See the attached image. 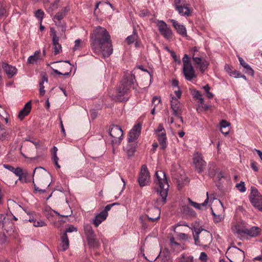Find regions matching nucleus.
Segmentation results:
<instances>
[{
	"instance_id": "nucleus-1",
	"label": "nucleus",
	"mask_w": 262,
	"mask_h": 262,
	"mask_svg": "<svg viewBox=\"0 0 262 262\" xmlns=\"http://www.w3.org/2000/svg\"><path fill=\"white\" fill-rule=\"evenodd\" d=\"M110 36L107 30L100 26L95 28L91 35V45L96 53L101 52L104 57L110 56L113 51Z\"/></svg>"
},
{
	"instance_id": "nucleus-2",
	"label": "nucleus",
	"mask_w": 262,
	"mask_h": 262,
	"mask_svg": "<svg viewBox=\"0 0 262 262\" xmlns=\"http://www.w3.org/2000/svg\"><path fill=\"white\" fill-rule=\"evenodd\" d=\"M154 183L158 186L156 191L160 196L158 202L159 205H164L166 202L169 187L166 173L164 171L157 170L156 172Z\"/></svg>"
},
{
	"instance_id": "nucleus-3",
	"label": "nucleus",
	"mask_w": 262,
	"mask_h": 262,
	"mask_svg": "<svg viewBox=\"0 0 262 262\" xmlns=\"http://www.w3.org/2000/svg\"><path fill=\"white\" fill-rule=\"evenodd\" d=\"M190 55L195 68L203 73L208 68L209 62L205 58V55L203 52L199 51L196 47L191 49Z\"/></svg>"
},
{
	"instance_id": "nucleus-4",
	"label": "nucleus",
	"mask_w": 262,
	"mask_h": 262,
	"mask_svg": "<svg viewBox=\"0 0 262 262\" xmlns=\"http://www.w3.org/2000/svg\"><path fill=\"white\" fill-rule=\"evenodd\" d=\"M135 82V76L131 72L125 73L121 85L117 89L119 96L127 94Z\"/></svg>"
},
{
	"instance_id": "nucleus-5",
	"label": "nucleus",
	"mask_w": 262,
	"mask_h": 262,
	"mask_svg": "<svg viewBox=\"0 0 262 262\" xmlns=\"http://www.w3.org/2000/svg\"><path fill=\"white\" fill-rule=\"evenodd\" d=\"M183 73L185 79L188 81H191L196 77L194 68L189 61L188 55L185 54L183 58Z\"/></svg>"
},
{
	"instance_id": "nucleus-6",
	"label": "nucleus",
	"mask_w": 262,
	"mask_h": 262,
	"mask_svg": "<svg viewBox=\"0 0 262 262\" xmlns=\"http://www.w3.org/2000/svg\"><path fill=\"white\" fill-rule=\"evenodd\" d=\"M226 255L231 262H243L245 258L244 251L234 246L228 249Z\"/></svg>"
},
{
	"instance_id": "nucleus-7",
	"label": "nucleus",
	"mask_w": 262,
	"mask_h": 262,
	"mask_svg": "<svg viewBox=\"0 0 262 262\" xmlns=\"http://www.w3.org/2000/svg\"><path fill=\"white\" fill-rule=\"evenodd\" d=\"M84 230L89 247L92 248H98L100 243L96 237V235L92 226L89 224H85L84 225Z\"/></svg>"
},
{
	"instance_id": "nucleus-8",
	"label": "nucleus",
	"mask_w": 262,
	"mask_h": 262,
	"mask_svg": "<svg viewBox=\"0 0 262 262\" xmlns=\"http://www.w3.org/2000/svg\"><path fill=\"white\" fill-rule=\"evenodd\" d=\"M174 6L180 15L187 17L190 15V4L186 0H174Z\"/></svg>"
},
{
	"instance_id": "nucleus-9",
	"label": "nucleus",
	"mask_w": 262,
	"mask_h": 262,
	"mask_svg": "<svg viewBox=\"0 0 262 262\" xmlns=\"http://www.w3.org/2000/svg\"><path fill=\"white\" fill-rule=\"evenodd\" d=\"M150 175L145 165L142 166L139 176L138 178V182L141 187L147 185L149 182Z\"/></svg>"
},
{
	"instance_id": "nucleus-10",
	"label": "nucleus",
	"mask_w": 262,
	"mask_h": 262,
	"mask_svg": "<svg viewBox=\"0 0 262 262\" xmlns=\"http://www.w3.org/2000/svg\"><path fill=\"white\" fill-rule=\"evenodd\" d=\"M155 132L160 145L162 148H164L166 146L167 137L163 124H160Z\"/></svg>"
},
{
	"instance_id": "nucleus-11",
	"label": "nucleus",
	"mask_w": 262,
	"mask_h": 262,
	"mask_svg": "<svg viewBox=\"0 0 262 262\" xmlns=\"http://www.w3.org/2000/svg\"><path fill=\"white\" fill-rule=\"evenodd\" d=\"M142 126V123L138 122L135 124L133 128L130 130L128 137V141L129 143L136 142V141L140 135Z\"/></svg>"
},
{
	"instance_id": "nucleus-12",
	"label": "nucleus",
	"mask_w": 262,
	"mask_h": 262,
	"mask_svg": "<svg viewBox=\"0 0 262 262\" xmlns=\"http://www.w3.org/2000/svg\"><path fill=\"white\" fill-rule=\"evenodd\" d=\"M193 163L199 173H201L206 165V162L203 160L202 155L199 152H195L193 155Z\"/></svg>"
},
{
	"instance_id": "nucleus-13",
	"label": "nucleus",
	"mask_w": 262,
	"mask_h": 262,
	"mask_svg": "<svg viewBox=\"0 0 262 262\" xmlns=\"http://www.w3.org/2000/svg\"><path fill=\"white\" fill-rule=\"evenodd\" d=\"M110 136L114 138L112 140L113 143H120L123 136L122 129L118 125H113L109 130Z\"/></svg>"
},
{
	"instance_id": "nucleus-14",
	"label": "nucleus",
	"mask_w": 262,
	"mask_h": 262,
	"mask_svg": "<svg viewBox=\"0 0 262 262\" xmlns=\"http://www.w3.org/2000/svg\"><path fill=\"white\" fill-rule=\"evenodd\" d=\"M157 26L161 35L165 38L169 39L172 37V32L168 27L167 25L163 20H158L157 23Z\"/></svg>"
},
{
	"instance_id": "nucleus-15",
	"label": "nucleus",
	"mask_w": 262,
	"mask_h": 262,
	"mask_svg": "<svg viewBox=\"0 0 262 262\" xmlns=\"http://www.w3.org/2000/svg\"><path fill=\"white\" fill-rule=\"evenodd\" d=\"M170 96V107L172 111V114L175 116L179 117L182 113V105L178 99L171 95Z\"/></svg>"
},
{
	"instance_id": "nucleus-16",
	"label": "nucleus",
	"mask_w": 262,
	"mask_h": 262,
	"mask_svg": "<svg viewBox=\"0 0 262 262\" xmlns=\"http://www.w3.org/2000/svg\"><path fill=\"white\" fill-rule=\"evenodd\" d=\"M160 212L161 211L160 208L155 207L150 209L148 211L146 216L149 221L154 222L159 219L160 216Z\"/></svg>"
},
{
	"instance_id": "nucleus-17",
	"label": "nucleus",
	"mask_w": 262,
	"mask_h": 262,
	"mask_svg": "<svg viewBox=\"0 0 262 262\" xmlns=\"http://www.w3.org/2000/svg\"><path fill=\"white\" fill-rule=\"evenodd\" d=\"M246 226L244 222H237L232 227V232L238 235H244L246 230Z\"/></svg>"
},
{
	"instance_id": "nucleus-18",
	"label": "nucleus",
	"mask_w": 262,
	"mask_h": 262,
	"mask_svg": "<svg viewBox=\"0 0 262 262\" xmlns=\"http://www.w3.org/2000/svg\"><path fill=\"white\" fill-rule=\"evenodd\" d=\"M70 11L69 6H66L60 10L55 15L53 16L52 19L55 23L56 21H60L66 16L67 12Z\"/></svg>"
},
{
	"instance_id": "nucleus-19",
	"label": "nucleus",
	"mask_w": 262,
	"mask_h": 262,
	"mask_svg": "<svg viewBox=\"0 0 262 262\" xmlns=\"http://www.w3.org/2000/svg\"><path fill=\"white\" fill-rule=\"evenodd\" d=\"M170 21L172 24V26L179 34L183 36H186V29L183 25L180 24L177 21L174 19H171Z\"/></svg>"
},
{
	"instance_id": "nucleus-20",
	"label": "nucleus",
	"mask_w": 262,
	"mask_h": 262,
	"mask_svg": "<svg viewBox=\"0 0 262 262\" xmlns=\"http://www.w3.org/2000/svg\"><path fill=\"white\" fill-rule=\"evenodd\" d=\"M108 213L106 211H102L100 213L97 214L93 219V223L96 227H98L103 221L107 217Z\"/></svg>"
},
{
	"instance_id": "nucleus-21",
	"label": "nucleus",
	"mask_w": 262,
	"mask_h": 262,
	"mask_svg": "<svg viewBox=\"0 0 262 262\" xmlns=\"http://www.w3.org/2000/svg\"><path fill=\"white\" fill-rule=\"evenodd\" d=\"M2 68L6 74L9 77H12L17 72V69L15 67L8 64L7 63L3 62L2 64Z\"/></svg>"
},
{
	"instance_id": "nucleus-22",
	"label": "nucleus",
	"mask_w": 262,
	"mask_h": 262,
	"mask_svg": "<svg viewBox=\"0 0 262 262\" xmlns=\"http://www.w3.org/2000/svg\"><path fill=\"white\" fill-rule=\"evenodd\" d=\"M42 59L41 57V52L40 50L36 51L34 54L30 56L27 59V63L34 64L37 61Z\"/></svg>"
},
{
	"instance_id": "nucleus-23",
	"label": "nucleus",
	"mask_w": 262,
	"mask_h": 262,
	"mask_svg": "<svg viewBox=\"0 0 262 262\" xmlns=\"http://www.w3.org/2000/svg\"><path fill=\"white\" fill-rule=\"evenodd\" d=\"M31 110V101H29L27 102L24 106L23 110H21L18 115V117L20 119L22 120L24 118L25 116L28 115L29 113L30 112Z\"/></svg>"
},
{
	"instance_id": "nucleus-24",
	"label": "nucleus",
	"mask_w": 262,
	"mask_h": 262,
	"mask_svg": "<svg viewBox=\"0 0 262 262\" xmlns=\"http://www.w3.org/2000/svg\"><path fill=\"white\" fill-rule=\"evenodd\" d=\"M53 46L55 54H58L61 51V46L59 43V37L57 36L56 32L53 35Z\"/></svg>"
},
{
	"instance_id": "nucleus-25",
	"label": "nucleus",
	"mask_w": 262,
	"mask_h": 262,
	"mask_svg": "<svg viewBox=\"0 0 262 262\" xmlns=\"http://www.w3.org/2000/svg\"><path fill=\"white\" fill-rule=\"evenodd\" d=\"M61 244L60 247L61 249L59 250L65 251H66L69 247V241L66 233H64L62 236H61Z\"/></svg>"
},
{
	"instance_id": "nucleus-26",
	"label": "nucleus",
	"mask_w": 262,
	"mask_h": 262,
	"mask_svg": "<svg viewBox=\"0 0 262 262\" xmlns=\"http://www.w3.org/2000/svg\"><path fill=\"white\" fill-rule=\"evenodd\" d=\"M13 172L17 177H19L18 180L19 181L23 180V177H27L28 176V172L27 170H23L22 168L20 167H17L14 168Z\"/></svg>"
},
{
	"instance_id": "nucleus-27",
	"label": "nucleus",
	"mask_w": 262,
	"mask_h": 262,
	"mask_svg": "<svg viewBox=\"0 0 262 262\" xmlns=\"http://www.w3.org/2000/svg\"><path fill=\"white\" fill-rule=\"evenodd\" d=\"M260 232V229L257 227H252L250 228H246L245 230V235H249L251 237H255L257 236Z\"/></svg>"
},
{
	"instance_id": "nucleus-28",
	"label": "nucleus",
	"mask_w": 262,
	"mask_h": 262,
	"mask_svg": "<svg viewBox=\"0 0 262 262\" xmlns=\"http://www.w3.org/2000/svg\"><path fill=\"white\" fill-rule=\"evenodd\" d=\"M238 58L240 64L245 69L246 73L250 75H253L254 71L251 68V67L247 63H246L242 57H238Z\"/></svg>"
},
{
	"instance_id": "nucleus-29",
	"label": "nucleus",
	"mask_w": 262,
	"mask_h": 262,
	"mask_svg": "<svg viewBox=\"0 0 262 262\" xmlns=\"http://www.w3.org/2000/svg\"><path fill=\"white\" fill-rule=\"evenodd\" d=\"M60 6V1L55 0L50 4L49 7L47 9V11L50 15H52L53 12L56 10Z\"/></svg>"
},
{
	"instance_id": "nucleus-30",
	"label": "nucleus",
	"mask_w": 262,
	"mask_h": 262,
	"mask_svg": "<svg viewBox=\"0 0 262 262\" xmlns=\"http://www.w3.org/2000/svg\"><path fill=\"white\" fill-rule=\"evenodd\" d=\"M207 198L204 201V202L203 203L199 204L195 202H193L190 199L188 198V200L189 203L194 208H197L198 209H200L201 208V207L203 206H206L208 202H209V196H208V193L207 192Z\"/></svg>"
},
{
	"instance_id": "nucleus-31",
	"label": "nucleus",
	"mask_w": 262,
	"mask_h": 262,
	"mask_svg": "<svg viewBox=\"0 0 262 262\" xmlns=\"http://www.w3.org/2000/svg\"><path fill=\"white\" fill-rule=\"evenodd\" d=\"M230 126V123L226 120H223L220 122V130L222 134L225 135H228L230 131L229 128L224 130V129H226L227 127H229Z\"/></svg>"
},
{
	"instance_id": "nucleus-32",
	"label": "nucleus",
	"mask_w": 262,
	"mask_h": 262,
	"mask_svg": "<svg viewBox=\"0 0 262 262\" xmlns=\"http://www.w3.org/2000/svg\"><path fill=\"white\" fill-rule=\"evenodd\" d=\"M177 262H194L193 257L183 254L177 259Z\"/></svg>"
},
{
	"instance_id": "nucleus-33",
	"label": "nucleus",
	"mask_w": 262,
	"mask_h": 262,
	"mask_svg": "<svg viewBox=\"0 0 262 262\" xmlns=\"http://www.w3.org/2000/svg\"><path fill=\"white\" fill-rule=\"evenodd\" d=\"M251 204L259 211H262V196H258L254 200H250Z\"/></svg>"
},
{
	"instance_id": "nucleus-34",
	"label": "nucleus",
	"mask_w": 262,
	"mask_h": 262,
	"mask_svg": "<svg viewBox=\"0 0 262 262\" xmlns=\"http://www.w3.org/2000/svg\"><path fill=\"white\" fill-rule=\"evenodd\" d=\"M193 97L199 100V102L202 105L204 104V100L202 94L199 91H194L192 94Z\"/></svg>"
},
{
	"instance_id": "nucleus-35",
	"label": "nucleus",
	"mask_w": 262,
	"mask_h": 262,
	"mask_svg": "<svg viewBox=\"0 0 262 262\" xmlns=\"http://www.w3.org/2000/svg\"><path fill=\"white\" fill-rule=\"evenodd\" d=\"M0 116L4 119L6 123H8L10 116L1 105H0Z\"/></svg>"
},
{
	"instance_id": "nucleus-36",
	"label": "nucleus",
	"mask_w": 262,
	"mask_h": 262,
	"mask_svg": "<svg viewBox=\"0 0 262 262\" xmlns=\"http://www.w3.org/2000/svg\"><path fill=\"white\" fill-rule=\"evenodd\" d=\"M4 5V0H0V18L7 15V10Z\"/></svg>"
},
{
	"instance_id": "nucleus-37",
	"label": "nucleus",
	"mask_w": 262,
	"mask_h": 262,
	"mask_svg": "<svg viewBox=\"0 0 262 262\" xmlns=\"http://www.w3.org/2000/svg\"><path fill=\"white\" fill-rule=\"evenodd\" d=\"M138 36L137 33L135 30H134L133 34L130 36H128L126 38V40L128 44L129 45L138 39Z\"/></svg>"
},
{
	"instance_id": "nucleus-38",
	"label": "nucleus",
	"mask_w": 262,
	"mask_h": 262,
	"mask_svg": "<svg viewBox=\"0 0 262 262\" xmlns=\"http://www.w3.org/2000/svg\"><path fill=\"white\" fill-rule=\"evenodd\" d=\"M6 215L4 214H0V227L4 228L7 232L9 230L7 229V222L6 221Z\"/></svg>"
},
{
	"instance_id": "nucleus-39",
	"label": "nucleus",
	"mask_w": 262,
	"mask_h": 262,
	"mask_svg": "<svg viewBox=\"0 0 262 262\" xmlns=\"http://www.w3.org/2000/svg\"><path fill=\"white\" fill-rule=\"evenodd\" d=\"M44 15L45 13L41 9H38L34 12V16L38 19L40 23H42Z\"/></svg>"
},
{
	"instance_id": "nucleus-40",
	"label": "nucleus",
	"mask_w": 262,
	"mask_h": 262,
	"mask_svg": "<svg viewBox=\"0 0 262 262\" xmlns=\"http://www.w3.org/2000/svg\"><path fill=\"white\" fill-rule=\"evenodd\" d=\"M258 196H262V195L259 194L256 188H252L249 196L250 200H253L255 198H257Z\"/></svg>"
},
{
	"instance_id": "nucleus-41",
	"label": "nucleus",
	"mask_w": 262,
	"mask_h": 262,
	"mask_svg": "<svg viewBox=\"0 0 262 262\" xmlns=\"http://www.w3.org/2000/svg\"><path fill=\"white\" fill-rule=\"evenodd\" d=\"M203 89L205 91L207 97L209 99L212 98L214 96V95L210 92V87L209 86L208 84H207L203 87Z\"/></svg>"
},
{
	"instance_id": "nucleus-42",
	"label": "nucleus",
	"mask_w": 262,
	"mask_h": 262,
	"mask_svg": "<svg viewBox=\"0 0 262 262\" xmlns=\"http://www.w3.org/2000/svg\"><path fill=\"white\" fill-rule=\"evenodd\" d=\"M235 187L241 192H244L246 191V187L244 182L241 181L239 183H237L235 185Z\"/></svg>"
},
{
	"instance_id": "nucleus-43",
	"label": "nucleus",
	"mask_w": 262,
	"mask_h": 262,
	"mask_svg": "<svg viewBox=\"0 0 262 262\" xmlns=\"http://www.w3.org/2000/svg\"><path fill=\"white\" fill-rule=\"evenodd\" d=\"M74 46L73 47V50L76 51L80 50L82 47V41L80 39H76L74 42Z\"/></svg>"
},
{
	"instance_id": "nucleus-44",
	"label": "nucleus",
	"mask_w": 262,
	"mask_h": 262,
	"mask_svg": "<svg viewBox=\"0 0 262 262\" xmlns=\"http://www.w3.org/2000/svg\"><path fill=\"white\" fill-rule=\"evenodd\" d=\"M46 225V224L45 223L44 221L42 220H40L39 221L35 220L33 223V226L36 227H43L45 226Z\"/></svg>"
},
{
	"instance_id": "nucleus-45",
	"label": "nucleus",
	"mask_w": 262,
	"mask_h": 262,
	"mask_svg": "<svg viewBox=\"0 0 262 262\" xmlns=\"http://www.w3.org/2000/svg\"><path fill=\"white\" fill-rule=\"evenodd\" d=\"M161 102L160 97L154 96L152 99V104L156 107V106Z\"/></svg>"
},
{
	"instance_id": "nucleus-46",
	"label": "nucleus",
	"mask_w": 262,
	"mask_h": 262,
	"mask_svg": "<svg viewBox=\"0 0 262 262\" xmlns=\"http://www.w3.org/2000/svg\"><path fill=\"white\" fill-rule=\"evenodd\" d=\"M39 93L40 95L41 96L44 95L45 94V87L43 86V81H41L39 82Z\"/></svg>"
},
{
	"instance_id": "nucleus-47",
	"label": "nucleus",
	"mask_w": 262,
	"mask_h": 262,
	"mask_svg": "<svg viewBox=\"0 0 262 262\" xmlns=\"http://www.w3.org/2000/svg\"><path fill=\"white\" fill-rule=\"evenodd\" d=\"M229 74L230 76H232L235 78H239L241 73L237 71L234 70L233 71L229 72Z\"/></svg>"
},
{
	"instance_id": "nucleus-48",
	"label": "nucleus",
	"mask_w": 262,
	"mask_h": 262,
	"mask_svg": "<svg viewBox=\"0 0 262 262\" xmlns=\"http://www.w3.org/2000/svg\"><path fill=\"white\" fill-rule=\"evenodd\" d=\"M77 229L73 225L70 226L69 227L67 228L66 229V232L64 233H67V232H72L74 231H77Z\"/></svg>"
},
{
	"instance_id": "nucleus-49",
	"label": "nucleus",
	"mask_w": 262,
	"mask_h": 262,
	"mask_svg": "<svg viewBox=\"0 0 262 262\" xmlns=\"http://www.w3.org/2000/svg\"><path fill=\"white\" fill-rule=\"evenodd\" d=\"M199 259L203 262H206L207 260V255L206 253L202 252L201 253Z\"/></svg>"
},
{
	"instance_id": "nucleus-50",
	"label": "nucleus",
	"mask_w": 262,
	"mask_h": 262,
	"mask_svg": "<svg viewBox=\"0 0 262 262\" xmlns=\"http://www.w3.org/2000/svg\"><path fill=\"white\" fill-rule=\"evenodd\" d=\"M174 93L178 99H180L181 98L182 92L180 89V88L174 89Z\"/></svg>"
},
{
	"instance_id": "nucleus-51",
	"label": "nucleus",
	"mask_w": 262,
	"mask_h": 262,
	"mask_svg": "<svg viewBox=\"0 0 262 262\" xmlns=\"http://www.w3.org/2000/svg\"><path fill=\"white\" fill-rule=\"evenodd\" d=\"M213 214L214 216V221L215 223L220 222H221L223 219V217L222 215H215V214L214 213H213Z\"/></svg>"
},
{
	"instance_id": "nucleus-52",
	"label": "nucleus",
	"mask_w": 262,
	"mask_h": 262,
	"mask_svg": "<svg viewBox=\"0 0 262 262\" xmlns=\"http://www.w3.org/2000/svg\"><path fill=\"white\" fill-rule=\"evenodd\" d=\"M169 53H170L171 56L172 57L175 61H178L179 63H180V60L179 58L177 57V56L176 55L174 52L172 51H169Z\"/></svg>"
},
{
	"instance_id": "nucleus-53",
	"label": "nucleus",
	"mask_w": 262,
	"mask_h": 262,
	"mask_svg": "<svg viewBox=\"0 0 262 262\" xmlns=\"http://www.w3.org/2000/svg\"><path fill=\"white\" fill-rule=\"evenodd\" d=\"M136 146H134L133 147H131L130 149H128L127 154L128 156H132L133 155L135 151Z\"/></svg>"
},
{
	"instance_id": "nucleus-54",
	"label": "nucleus",
	"mask_w": 262,
	"mask_h": 262,
	"mask_svg": "<svg viewBox=\"0 0 262 262\" xmlns=\"http://www.w3.org/2000/svg\"><path fill=\"white\" fill-rule=\"evenodd\" d=\"M179 237L182 240H187L188 238L187 235L185 233H179L178 234Z\"/></svg>"
},
{
	"instance_id": "nucleus-55",
	"label": "nucleus",
	"mask_w": 262,
	"mask_h": 262,
	"mask_svg": "<svg viewBox=\"0 0 262 262\" xmlns=\"http://www.w3.org/2000/svg\"><path fill=\"white\" fill-rule=\"evenodd\" d=\"M202 231H203V229L194 228L193 232L194 233H193V235H198L199 236Z\"/></svg>"
},
{
	"instance_id": "nucleus-56",
	"label": "nucleus",
	"mask_w": 262,
	"mask_h": 262,
	"mask_svg": "<svg viewBox=\"0 0 262 262\" xmlns=\"http://www.w3.org/2000/svg\"><path fill=\"white\" fill-rule=\"evenodd\" d=\"M176 179H177L178 180V182L179 183V185H180L181 183H182V184H187V183H188L189 181L188 180V178H186L184 180V182H182L181 181V180H180V179L178 178H177V177H175L174 178Z\"/></svg>"
},
{
	"instance_id": "nucleus-57",
	"label": "nucleus",
	"mask_w": 262,
	"mask_h": 262,
	"mask_svg": "<svg viewBox=\"0 0 262 262\" xmlns=\"http://www.w3.org/2000/svg\"><path fill=\"white\" fill-rule=\"evenodd\" d=\"M3 167L9 170V171H12V172H13L14 168L13 166H12L10 165H8V164H4Z\"/></svg>"
},
{
	"instance_id": "nucleus-58",
	"label": "nucleus",
	"mask_w": 262,
	"mask_h": 262,
	"mask_svg": "<svg viewBox=\"0 0 262 262\" xmlns=\"http://www.w3.org/2000/svg\"><path fill=\"white\" fill-rule=\"evenodd\" d=\"M19 207L21 208L22 209L29 215H34L35 214L34 212L30 211L28 210L27 209L21 207V206L18 205Z\"/></svg>"
},
{
	"instance_id": "nucleus-59",
	"label": "nucleus",
	"mask_w": 262,
	"mask_h": 262,
	"mask_svg": "<svg viewBox=\"0 0 262 262\" xmlns=\"http://www.w3.org/2000/svg\"><path fill=\"white\" fill-rule=\"evenodd\" d=\"M179 81L177 80L174 79L172 81V85L173 89H176L177 88H179L178 86Z\"/></svg>"
},
{
	"instance_id": "nucleus-60",
	"label": "nucleus",
	"mask_w": 262,
	"mask_h": 262,
	"mask_svg": "<svg viewBox=\"0 0 262 262\" xmlns=\"http://www.w3.org/2000/svg\"><path fill=\"white\" fill-rule=\"evenodd\" d=\"M170 242L171 246H179V244L176 242L174 241V238L173 237H172L170 239Z\"/></svg>"
},
{
	"instance_id": "nucleus-61",
	"label": "nucleus",
	"mask_w": 262,
	"mask_h": 262,
	"mask_svg": "<svg viewBox=\"0 0 262 262\" xmlns=\"http://www.w3.org/2000/svg\"><path fill=\"white\" fill-rule=\"evenodd\" d=\"M59 120H60V127H61V132L62 133V134H63L64 136L66 135V132H65V129L64 128V126H63V123H62V121L61 119V118H59Z\"/></svg>"
},
{
	"instance_id": "nucleus-62",
	"label": "nucleus",
	"mask_w": 262,
	"mask_h": 262,
	"mask_svg": "<svg viewBox=\"0 0 262 262\" xmlns=\"http://www.w3.org/2000/svg\"><path fill=\"white\" fill-rule=\"evenodd\" d=\"M193 238L195 241V244L196 245H200V242H199V236L198 235H193Z\"/></svg>"
},
{
	"instance_id": "nucleus-63",
	"label": "nucleus",
	"mask_w": 262,
	"mask_h": 262,
	"mask_svg": "<svg viewBox=\"0 0 262 262\" xmlns=\"http://www.w3.org/2000/svg\"><path fill=\"white\" fill-rule=\"evenodd\" d=\"M251 168L253 169V170L255 171H257L258 170V167H257L256 164L255 162H253L251 163Z\"/></svg>"
},
{
	"instance_id": "nucleus-64",
	"label": "nucleus",
	"mask_w": 262,
	"mask_h": 262,
	"mask_svg": "<svg viewBox=\"0 0 262 262\" xmlns=\"http://www.w3.org/2000/svg\"><path fill=\"white\" fill-rule=\"evenodd\" d=\"M33 185H34V189L36 191H39V192H43L45 191V190H42V189H39L38 187H37L35 183H34V181H33Z\"/></svg>"
}]
</instances>
